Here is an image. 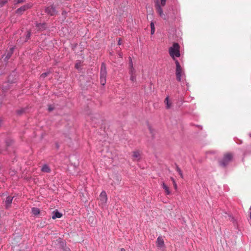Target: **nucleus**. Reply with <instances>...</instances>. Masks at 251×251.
<instances>
[{
	"label": "nucleus",
	"mask_w": 251,
	"mask_h": 251,
	"mask_svg": "<svg viewBox=\"0 0 251 251\" xmlns=\"http://www.w3.org/2000/svg\"><path fill=\"white\" fill-rule=\"evenodd\" d=\"M166 0H160V2L158 0L155 1V7L156 12L159 16L162 19L165 20L166 19L165 15L164 14L162 6H164L166 4Z\"/></svg>",
	"instance_id": "1"
},
{
	"label": "nucleus",
	"mask_w": 251,
	"mask_h": 251,
	"mask_svg": "<svg viewBox=\"0 0 251 251\" xmlns=\"http://www.w3.org/2000/svg\"><path fill=\"white\" fill-rule=\"evenodd\" d=\"M179 45L178 43H174L172 47L169 48V52L170 56L176 60L175 57H179L180 55L179 51Z\"/></svg>",
	"instance_id": "2"
},
{
	"label": "nucleus",
	"mask_w": 251,
	"mask_h": 251,
	"mask_svg": "<svg viewBox=\"0 0 251 251\" xmlns=\"http://www.w3.org/2000/svg\"><path fill=\"white\" fill-rule=\"evenodd\" d=\"M233 155L231 153H226L224 154L223 158L219 161V164L221 166L225 167L232 160Z\"/></svg>",
	"instance_id": "3"
},
{
	"label": "nucleus",
	"mask_w": 251,
	"mask_h": 251,
	"mask_svg": "<svg viewBox=\"0 0 251 251\" xmlns=\"http://www.w3.org/2000/svg\"><path fill=\"white\" fill-rule=\"evenodd\" d=\"M107 71L105 65L102 63L101 65L100 72V82L102 85H104L106 81Z\"/></svg>",
	"instance_id": "4"
},
{
	"label": "nucleus",
	"mask_w": 251,
	"mask_h": 251,
	"mask_svg": "<svg viewBox=\"0 0 251 251\" xmlns=\"http://www.w3.org/2000/svg\"><path fill=\"white\" fill-rule=\"evenodd\" d=\"M32 6V3H27L21 7H20V8H18L15 12L16 14H18V15H22L23 14V13L26 11V10L31 8Z\"/></svg>",
	"instance_id": "5"
},
{
	"label": "nucleus",
	"mask_w": 251,
	"mask_h": 251,
	"mask_svg": "<svg viewBox=\"0 0 251 251\" xmlns=\"http://www.w3.org/2000/svg\"><path fill=\"white\" fill-rule=\"evenodd\" d=\"M100 204L102 206L105 205L107 201V197L106 192L102 191L100 195Z\"/></svg>",
	"instance_id": "6"
},
{
	"label": "nucleus",
	"mask_w": 251,
	"mask_h": 251,
	"mask_svg": "<svg viewBox=\"0 0 251 251\" xmlns=\"http://www.w3.org/2000/svg\"><path fill=\"white\" fill-rule=\"evenodd\" d=\"M45 11L47 14L51 16L54 15L56 14L55 8L52 5L47 7L45 9Z\"/></svg>",
	"instance_id": "7"
},
{
	"label": "nucleus",
	"mask_w": 251,
	"mask_h": 251,
	"mask_svg": "<svg viewBox=\"0 0 251 251\" xmlns=\"http://www.w3.org/2000/svg\"><path fill=\"white\" fill-rule=\"evenodd\" d=\"M175 63L176 65V75H178L179 72H183V70H182V69L177 60H175Z\"/></svg>",
	"instance_id": "8"
},
{
	"label": "nucleus",
	"mask_w": 251,
	"mask_h": 251,
	"mask_svg": "<svg viewBox=\"0 0 251 251\" xmlns=\"http://www.w3.org/2000/svg\"><path fill=\"white\" fill-rule=\"evenodd\" d=\"M157 246L159 248H162L164 246V242L163 239L161 236H159L156 240Z\"/></svg>",
	"instance_id": "9"
},
{
	"label": "nucleus",
	"mask_w": 251,
	"mask_h": 251,
	"mask_svg": "<svg viewBox=\"0 0 251 251\" xmlns=\"http://www.w3.org/2000/svg\"><path fill=\"white\" fill-rule=\"evenodd\" d=\"M14 197L8 196L5 201V207L8 208L12 203Z\"/></svg>",
	"instance_id": "10"
},
{
	"label": "nucleus",
	"mask_w": 251,
	"mask_h": 251,
	"mask_svg": "<svg viewBox=\"0 0 251 251\" xmlns=\"http://www.w3.org/2000/svg\"><path fill=\"white\" fill-rule=\"evenodd\" d=\"M132 157L137 161H139L141 158V153L139 151H135L133 152Z\"/></svg>",
	"instance_id": "11"
},
{
	"label": "nucleus",
	"mask_w": 251,
	"mask_h": 251,
	"mask_svg": "<svg viewBox=\"0 0 251 251\" xmlns=\"http://www.w3.org/2000/svg\"><path fill=\"white\" fill-rule=\"evenodd\" d=\"M62 216V214L59 212L57 210L53 212V215L52 216V219H55L56 218H60Z\"/></svg>",
	"instance_id": "12"
},
{
	"label": "nucleus",
	"mask_w": 251,
	"mask_h": 251,
	"mask_svg": "<svg viewBox=\"0 0 251 251\" xmlns=\"http://www.w3.org/2000/svg\"><path fill=\"white\" fill-rule=\"evenodd\" d=\"M166 108L167 109H170L172 106V102L169 101V96L166 97L164 100Z\"/></svg>",
	"instance_id": "13"
},
{
	"label": "nucleus",
	"mask_w": 251,
	"mask_h": 251,
	"mask_svg": "<svg viewBox=\"0 0 251 251\" xmlns=\"http://www.w3.org/2000/svg\"><path fill=\"white\" fill-rule=\"evenodd\" d=\"M14 51V47L10 48L9 49V50L7 52V54L6 55L4 60H8L10 57H11V55L12 54Z\"/></svg>",
	"instance_id": "14"
},
{
	"label": "nucleus",
	"mask_w": 251,
	"mask_h": 251,
	"mask_svg": "<svg viewBox=\"0 0 251 251\" xmlns=\"http://www.w3.org/2000/svg\"><path fill=\"white\" fill-rule=\"evenodd\" d=\"M176 79L178 81L181 82L183 77H185V74L183 72H179L178 75H176Z\"/></svg>",
	"instance_id": "15"
},
{
	"label": "nucleus",
	"mask_w": 251,
	"mask_h": 251,
	"mask_svg": "<svg viewBox=\"0 0 251 251\" xmlns=\"http://www.w3.org/2000/svg\"><path fill=\"white\" fill-rule=\"evenodd\" d=\"M41 171L43 172L50 173L51 170H50V167H49V166L46 165V164H45V165L43 166V167H42V168L41 169Z\"/></svg>",
	"instance_id": "16"
},
{
	"label": "nucleus",
	"mask_w": 251,
	"mask_h": 251,
	"mask_svg": "<svg viewBox=\"0 0 251 251\" xmlns=\"http://www.w3.org/2000/svg\"><path fill=\"white\" fill-rule=\"evenodd\" d=\"M31 212L32 214L36 216L40 214V210L39 208L37 207H33L31 209Z\"/></svg>",
	"instance_id": "17"
},
{
	"label": "nucleus",
	"mask_w": 251,
	"mask_h": 251,
	"mask_svg": "<svg viewBox=\"0 0 251 251\" xmlns=\"http://www.w3.org/2000/svg\"><path fill=\"white\" fill-rule=\"evenodd\" d=\"M162 187L164 189L166 194L167 195H170V191L169 189V188L164 182L162 184Z\"/></svg>",
	"instance_id": "18"
},
{
	"label": "nucleus",
	"mask_w": 251,
	"mask_h": 251,
	"mask_svg": "<svg viewBox=\"0 0 251 251\" xmlns=\"http://www.w3.org/2000/svg\"><path fill=\"white\" fill-rule=\"evenodd\" d=\"M129 73L130 75H135V70L134 67H129Z\"/></svg>",
	"instance_id": "19"
},
{
	"label": "nucleus",
	"mask_w": 251,
	"mask_h": 251,
	"mask_svg": "<svg viewBox=\"0 0 251 251\" xmlns=\"http://www.w3.org/2000/svg\"><path fill=\"white\" fill-rule=\"evenodd\" d=\"M176 170L178 173V174L181 177L183 178V176L182 172L181 169H180V168L178 166H176Z\"/></svg>",
	"instance_id": "20"
},
{
	"label": "nucleus",
	"mask_w": 251,
	"mask_h": 251,
	"mask_svg": "<svg viewBox=\"0 0 251 251\" xmlns=\"http://www.w3.org/2000/svg\"><path fill=\"white\" fill-rule=\"evenodd\" d=\"M81 63L80 61L76 62V64H75V68L77 70H79L81 68Z\"/></svg>",
	"instance_id": "21"
},
{
	"label": "nucleus",
	"mask_w": 251,
	"mask_h": 251,
	"mask_svg": "<svg viewBox=\"0 0 251 251\" xmlns=\"http://www.w3.org/2000/svg\"><path fill=\"white\" fill-rule=\"evenodd\" d=\"M130 80L132 82H135L136 80V75H130Z\"/></svg>",
	"instance_id": "22"
},
{
	"label": "nucleus",
	"mask_w": 251,
	"mask_h": 251,
	"mask_svg": "<svg viewBox=\"0 0 251 251\" xmlns=\"http://www.w3.org/2000/svg\"><path fill=\"white\" fill-rule=\"evenodd\" d=\"M31 36V32L30 31H28L25 37V42L27 41L30 38Z\"/></svg>",
	"instance_id": "23"
},
{
	"label": "nucleus",
	"mask_w": 251,
	"mask_h": 251,
	"mask_svg": "<svg viewBox=\"0 0 251 251\" xmlns=\"http://www.w3.org/2000/svg\"><path fill=\"white\" fill-rule=\"evenodd\" d=\"M100 117V116H99V115H98V114H95V115H94V117H93V116H91V117H90V118L91 119V120H92V122H94V123H95V124H96V123H97V121H94V120H93V118H95V119L96 118V119H97V118H98V117Z\"/></svg>",
	"instance_id": "24"
},
{
	"label": "nucleus",
	"mask_w": 251,
	"mask_h": 251,
	"mask_svg": "<svg viewBox=\"0 0 251 251\" xmlns=\"http://www.w3.org/2000/svg\"><path fill=\"white\" fill-rule=\"evenodd\" d=\"M8 0H0V7L3 6L6 3H7Z\"/></svg>",
	"instance_id": "25"
},
{
	"label": "nucleus",
	"mask_w": 251,
	"mask_h": 251,
	"mask_svg": "<svg viewBox=\"0 0 251 251\" xmlns=\"http://www.w3.org/2000/svg\"><path fill=\"white\" fill-rule=\"evenodd\" d=\"M50 73V72H46V73H43L41 75L40 77L41 78H44L46 77Z\"/></svg>",
	"instance_id": "26"
},
{
	"label": "nucleus",
	"mask_w": 251,
	"mask_h": 251,
	"mask_svg": "<svg viewBox=\"0 0 251 251\" xmlns=\"http://www.w3.org/2000/svg\"><path fill=\"white\" fill-rule=\"evenodd\" d=\"M25 0H14V4L20 3L24 2Z\"/></svg>",
	"instance_id": "27"
},
{
	"label": "nucleus",
	"mask_w": 251,
	"mask_h": 251,
	"mask_svg": "<svg viewBox=\"0 0 251 251\" xmlns=\"http://www.w3.org/2000/svg\"><path fill=\"white\" fill-rule=\"evenodd\" d=\"M24 112V109H21L20 110H18L17 111V113L18 115H21L22 113Z\"/></svg>",
	"instance_id": "28"
},
{
	"label": "nucleus",
	"mask_w": 251,
	"mask_h": 251,
	"mask_svg": "<svg viewBox=\"0 0 251 251\" xmlns=\"http://www.w3.org/2000/svg\"><path fill=\"white\" fill-rule=\"evenodd\" d=\"M129 67H133V64L132 60L131 57H129Z\"/></svg>",
	"instance_id": "29"
},
{
	"label": "nucleus",
	"mask_w": 251,
	"mask_h": 251,
	"mask_svg": "<svg viewBox=\"0 0 251 251\" xmlns=\"http://www.w3.org/2000/svg\"><path fill=\"white\" fill-rule=\"evenodd\" d=\"M53 109H54V108H53V107L52 105H50L49 106V107H48V110H49V111H50H50H51L52 110H53Z\"/></svg>",
	"instance_id": "30"
},
{
	"label": "nucleus",
	"mask_w": 251,
	"mask_h": 251,
	"mask_svg": "<svg viewBox=\"0 0 251 251\" xmlns=\"http://www.w3.org/2000/svg\"><path fill=\"white\" fill-rule=\"evenodd\" d=\"M151 29H155L154 25L153 22H151Z\"/></svg>",
	"instance_id": "31"
},
{
	"label": "nucleus",
	"mask_w": 251,
	"mask_h": 251,
	"mask_svg": "<svg viewBox=\"0 0 251 251\" xmlns=\"http://www.w3.org/2000/svg\"><path fill=\"white\" fill-rule=\"evenodd\" d=\"M118 44V45H121L122 44L121 40L120 38H119Z\"/></svg>",
	"instance_id": "32"
},
{
	"label": "nucleus",
	"mask_w": 251,
	"mask_h": 251,
	"mask_svg": "<svg viewBox=\"0 0 251 251\" xmlns=\"http://www.w3.org/2000/svg\"><path fill=\"white\" fill-rule=\"evenodd\" d=\"M155 31V29H151V34H153Z\"/></svg>",
	"instance_id": "33"
},
{
	"label": "nucleus",
	"mask_w": 251,
	"mask_h": 251,
	"mask_svg": "<svg viewBox=\"0 0 251 251\" xmlns=\"http://www.w3.org/2000/svg\"><path fill=\"white\" fill-rule=\"evenodd\" d=\"M64 251H71L70 249L68 248H65L64 249Z\"/></svg>",
	"instance_id": "34"
},
{
	"label": "nucleus",
	"mask_w": 251,
	"mask_h": 251,
	"mask_svg": "<svg viewBox=\"0 0 251 251\" xmlns=\"http://www.w3.org/2000/svg\"><path fill=\"white\" fill-rule=\"evenodd\" d=\"M171 179H172V181H173V184H174L176 183V181H175V179H174V178L171 177Z\"/></svg>",
	"instance_id": "35"
},
{
	"label": "nucleus",
	"mask_w": 251,
	"mask_h": 251,
	"mask_svg": "<svg viewBox=\"0 0 251 251\" xmlns=\"http://www.w3.org/2000/svg\"><path fill=\"white\" fill-rule=\"evenodd\" d=\"M173 185H174L175 189H177V184H176V183H175V184H174Z\"/></svg>",
	"instance_id": "36"
},
{
	"label": "nucleus",
	"mask_w": 251,
	"mask_h": 251,
	"mask_svg": "<svg viewBox=\"0 0 251 251\" xmlns=\"http://www.w3.org/2000/svg\"><path fill=\"white\" fill-rule=\"evenodd\" d=\"M43 25L41 24H36V26L39 27L40 25Z\"/></svg>",
	"instance_id": "37"
},
{
	"label": "nucleus",
	"mask_w": 251,
	"mask_h": 251,
	"mask_svg": "<svg viewBox=\"0 0 251 251\" xmlns=\"http://www.w3.org/2000/svg\"><path fill=\"white\" fill-rule=\"evenodd\" d=\"M250 218L251 220V211L250 212Z\"/></svg>",
	"instance_id": "38"
},
{
	"label": "nucleus",
	"mask_w": 251,
	"mask_h": 251,
	"mask_svg": "<svg viewBox=\"0 0 251 251\" xmlns=\"http://www.w3.org/2000/svg\"><path fill=\"white\" fill-rule=\"evenodd\" d=\"M120 251H126V250L124 248H122L121 249Z\"/></svg>",
	"instance_id": "39"
},
{
	"label": "nucleus",
	"mask_w": 251,
	"mask_h": 251,
	"mask_svg": "<svg viewBox=\"0 0 251 251\" xmlns=\"http://www.w3.org/2000/svg\"><path fill=\"white\" fill-rule=\"evenodd\" d=\"M119 56H120V57H122V55L121 53H119Z\"/></svg>",
	"instance_id": "40"
}]
</instances>
